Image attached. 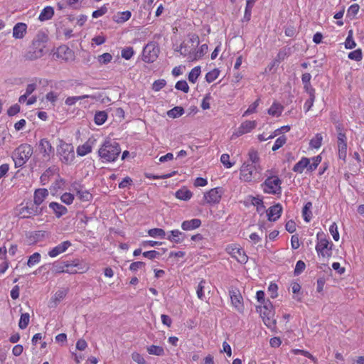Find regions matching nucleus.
<instances>
[{"mask_svg": "<svg viewBox=\"0 0 364 364\" xmlns=\"http://www.w3.org/2000/svg\"><path fill=\"white\" fill-rule=\"evenodd\" d=\"M323 137L321 134H316L310 141L309 145L314 149H318L321 146Z\"/></svg>", "mask_w": 364, "mask_h": 364, "instance_id": "nucleus-41", "label": "nucleus"}, {"mask_svg": "<svg viewBox=\"0 0 364 364\" xmlns=\"http://www.w3.org/2000/svg\"><path fill=\"white\" fill-rule=\"evenodd\" d=\"M348 58L350 60H353L355 61H360L363 58V54L361 49L355 50L348 54Z\"/></svg>", "mask_w": 364, "mask_h": 364, "instance_id": "nucleus-47", "label": "nucleus"}, {"mask_svg": "<svg viewBox=\"0 0 364 364\" xmlns=\"http://www.w3.org/2000/svg\"><path fill=\"white\" fill-rule=\"evenodd\" d=\"M189 39L187 41H183L180 45L176 51L180 52L181 55L188 56V59L191 60V56L193 55L194 50L199 44V38L196 34H191L188 36Z\"/></svg>", "mask_w": 364, "mask_h": 364, "instance_id": "nucleus-5", "label": "nucleus"}, {"mask_svg": "<svg viewBox=\"0 0 364 364\" xmlns=\"http://www.w3.org/2000/svg\"><path fill=\"white\" fill-rule=\"evenodd\" d=\"M282 212V207L281 204L277 203L272 207H270L267 210V214L268 216V220L269 221H276L280 216Z\"/></svg>", "mask_w": 364, "mask_h": 364, "instance_id": "nucleus-17", "label": "nucleus"}, {"mask_svg": "<svg viewBox=\"0 0 364 364\" xmlns=\"http://www.w3.org/2000/svg\"><path fill=\"white\" fill-rule=\"evenodd\" d=\"M88 97H90V95H87L77 97H69L65 100V102L67 105L71 106L75 105L78 100Z\"/></svg>", "mask_w": 364, "mask_h": 364, "instance_id": "nucleus-48", "label": "nucleus"}, {"mask_svg": "<svg viewBox=\"0 0 364 364\" xmlns=\"http://www.w3.org/2000/svg\"><path fill=\"white\" fill-rule=\"evenodd\" d=\"M33 154L31 145L23 144L16 148L13 153V160L16 167H21L30 159Z\"/></svg>", "mask_w": 364, "mask_h": 364, "instance_id": "nucleus-3", "label": "nucleus"}, {"mask_svg": "<svg viewBox=\"0 0 364 364\" xmlns=\"http://www.w3.org/2000/svg\"><path fill=\"white\" fill-rule=\"evenodd\" d=\"M311 206L312 203L311 202H308L305 204L302 210L304 219L306 222H309L311 218V212L310 210Z\"/></svg>", "mask_w": 364, "mask_h": 364, "instance_id": "nucleus-37", "label": "nucleus"}, {"mask_svg": "<svg viewBox=\"0 0 364 364\" xmlns=\"http://www.w3.org/2000/svg\"><path fill=\"white\" fill-rule=\"evenodd\" d=\"M132 16V14L129 11H126L123 12H118L117 14L114 16V21L118 23H122L125 21H128Z\"/></svg>", "mask_w": 364, "mask_h": 364, "instance_id": "nucleus-26", "label": "nucleus"}, {"mask_svg": "<svg viewBox=\"0 0 364 364\" xmlns=\"http://www.w3.org/2000/svg\"><path fill=\"white\" fill-rule=\"evenodd\" d=\"M206 284H207V282H205V280L202 279L199 282V284L197 287V289H196L197 296H198V299H200V300L204 299V297H205L204 290L206 289Z\"/></svg>", "mask_w": 364, "mask_h": 364, "instance_id": "nucleus-36", "label": "nucleus"}, {"mask_svg": "<svg viewBox=\"0 0 364 364\" xmlns=\"http://www.w3.org/2000/svg\"><path fill=\"white\" fill-rule=\"evenodd\" d=\"M282 110L283 107L280 104L274 102L268 109V114L274 117H279Z\"/></svg>", "mask_w": 364, "mask_h": 364, "instance_id": "nucleus-30", "label": "nucleus"}, {"mask_svg": "<svg viewBox=\"0 0 364 364\" xmlns=\"http://www.w3.org/2000/svg\"><path fill=\"white\" fill-rule=\"evenodd\" d=\"M30 316L28 313L22 314L19 320L18 326L21 329H25L28 325Z\"/></svg>", "mask_w": 364, "mask_h": 364, "instance_id": "nucleus-43", "label": "nucleus"}, {"mask_svg": "<svg viewBox=\"0 0 364 364\" xmlns=\"http://www.w3.org/2000/svg\"><path fill=\"white\" fill-rule=\"evenodd\" d=\"M184 113V109L182 107H175L168 111L167 114L171 118H176L181 116Z\"/></svg>", "mask_w": 364, "mask_h": 364, "instance_id": "nucleus-38", "label": "nucleus"}, {"mask_svg": "<svg viewBox=\"0 0 364 364\" xmlns=\"http://www.w3.org/2000/svg\"><path fill=\"white\" fill-rule=\"evenodd\" d=\"M353 32L352 30H350L348 33V36L345 41V47L347 49H353L356 46V43L353 40Z\"/></svg>", "mask_w": 364, "mask_h": 364, "instance_id": "nucleus-40", "label": "nucleus"}, {"mask_svg": "<svg viewBox=\"0 0 364 364\" xmlns=\"http://www.w3.org/2000/svg\"><path fill=\"white\" fill-rule=\"evenodd\" d=\"M112 60V56L109 53H103L97 57V60L100 64H107Z\"/></svg>", "mask_w": 364, "mask_h": 364, "instance_id": "nucleus-50", "label": "nucleus"}, {"mask_svg": "<svg viewBox=\"0 0 364 364\" xmlns=\"http://www.w3.org/2000/svg\"><path fill=\"white\" fill-rule=\"evenodd\" d=\"M329 232L333 236L334 240L338 241L340 236L338 231V227L336 223H333V224L330 226Z\"/></svg>", "mask_w": 364, "mask_h": 364, "instance_id": "nucleus-54", "label": "nucleus"}, {"mask_svg": "<svg viewBox=\"0 0 364 364\" xmlns=\"http://www.w3.org/2000/svg\"><path fill=\"white\" fill-rule=\"evenodd\" d=\"M257 171V168L256 164H249L246 163L243 164L240 169L241 175L245 181H252L254 172L256 173Z\"/></svg>", "mask_w": 364, "mask_h": 364, "instance_id": "nucleus-11", "label": "nucleus"}, {"mask_svg": "<svg viewBox=\"0 0 364 364\" xmlns=\"http://www.w3.org/2000/svg\"><path fill=\"white\" fill-rule=\"evenodd\" d=\"M41 213V209L36 206L35 204L23 207L19 212V215L22 218H28L31 215H37Z\"/></svg>", "mask_w": 364, "mask_h": 364, "instance_id": "nucleus-13", "label": "nucleus"}, {"mask_svg": "<svg viewBox=\"0 0 364 364\" xmlns=\"http://www.w3.org/2000/svg\"><path fill=\"white\" fill-rule=\"evenodd\" d=\"M229 294L231 299V303L232 306L239 311L242 312L244 307H243V299L242 296L240 292V291L236 288H232L229 291Z\"/></svg>", "mask_w": 364, "mask_h": 364, "instance_id": "nucleus-10", "label": "nucleus"}, {"mask_svg": "<svg viewBox=\"0 0 364 364\" xmlns=\"http://www.w3.org/2000/svg\"><path fill=\"white\" fill-rule=\"evenodd\" d=\"M54 15V10L51 6L44 8L39 15L38 19L41 21H45L50 19Z\"/></svg>", "mask_w": 364, "mask_h": 364, "instance_id": "nucleus-25", "label": "nucleus"}, {"mask_svg": "<svg viewBox=\"0 0 364 364\" xmlns=\"http://www.w3.org/2000/svg\"><path fill=\"white\" fill-rule=\"evenodd\" d=\"M49 207L53 210L55 216L58 218L68 212V209L65 206L55 202H51L49 204Z\"/></svg>", "mask_w": 364, "mask_h": 364, "instance_id": "nucleus-22", "label": "nucleus"}, {"mask_svg": "<svg viewBox=\"0 0 364 364\" xmlns=\"http://www.w3.org/2000/svg\"><path fill=\"white\" fill-rule=\"evenodd\" d=\"M144 257L153 259L160 256V253L156 250L146 251L143 253Z\"/></svg>", "mask_w": 364, "mask_h": 364, "instance_id": "nucleus-62", "label": "nucleus"}, {"mask_svg": "<svg viewBox=\"0 0 364 364\" xmlns=\"http://www.w3.org/2000/svg\"><path fill=\"white\" fill-rule=\"evenodd\" d=\"M121 152L119 144L116 141H106L99 149V156L107 161H114Z\"/></svg>", "mask_w": 364, "mask_h": 364, "instance_id": "nucleus-2", "label": "nucleus"}, {"mask_svg": "<svg viewBox=\"0 0 364 364\" xmlns=\"http://www.w3.org/2000/svg\"><path fill=\"white\" fill-rule=\"evenodd\" d=\"M201 225V220L198 218L192 219L190 220H185L181 224V228L183 230H192L199 228Z\"/></svg>", "mask_w": 364, "mask_h": 364, "instance_id": "nucleus-20", "label": "nucleus"}, {"mask_svg": "<svg viewBox=\"0 0 364 364\" xmlns=\"http://www.w3.org/2000/svg\"><path fill=\"white\" fill-rule=\"evenodd\" d=\"M286 141L287 139L284 136H282L277 138L272 148V151H274L281 148L286 143Z\"/></svg>", "mask_w": 364, "mask_h": 364, "instance_id": "nucleus-52", "label": "nucleus"}, {"mask_svg": "<svg viewBox=\"0 0 364 364\" xmlns=\"http://www.w3.org/2000/svg\"><path fill=\"white\" fill-rule=\"evenodd\" d=\"M71 245L72 244L70 241H64L59 244L58 245L53 247V249H51L48 252V255L50 257H55L60 254L65 252L71 246Z\"/></svg>", "mask_w": 364, "mask_h": 364, "instance_id": "nucleus-16", "label": "nucleus"}, {"mask_svg": "<svg viewBox=\"0 0 364 364\" xmlns=\"http://www.w3.org/2000/svg\"><path fill=\"white\" fill-rule=\"evenodd\" d=\"M134 55V50L132 47H127L122 50V57L129 60Z\"/></svg>", "mask_w": 364, "mask_h": 364, "instance_id": "nucleus-56", "label": "nucleus"}, {"mask_svg": "<svg viewBox=\"0 0 364 364\" xmlns=\"http://www.w3.org/2000/svg\"><path fill=\"white\" fill-rule=\"evenodd\" d=\"M222 195V190L220 188H215L207 192L204 198L208 203H218L220 202Z\"/></svg>", "mask_w": 364, "mask_h": 364, "instance_id": "nucleus-12", "label": "nucleus"}, {"mask_svg": "<svg viewBox=\"0 0 364 364\" xmlns=\"http://www.w3.org/2000/svg\"><path fill=\"white\" fill-rule=\"evenodd\" d=\"M208 51V46L203 44L198 50H194L193 55L191 56V60H195L203 56Z\"/></svg>", "mask_w": 364, "mask_h": 364, "instance_id": "nucleus-29", "label": "nucleus"}, {"mask_svg": "<svg viewBox=\"0 0 364 364\" xmlns=\"http://www.w3.org/2000/svg\"><path fill=\"white\" fill-rule=\"evenodd\" d=\"M27 25L24 23H17L13 28V37L21 39L26 33Z\"/></svg>", "mask_w": 364, "mask_h": 364, "instance_id": "nucleus-18", "label": "nucleus"}, {"mask_svg": "<svg viewBox=\"0 0 364 364\" xmlns=\"http://www.w3.org/2000/svg\"><path fill=\"white\" fill-rule=\"evenodd\" d=\"M20 106L18 104H15L9 107L7 111L9 116H14L20 112Z\"/></svg>", "mask_w": 364, "mask_h": 364, "instance_id": "nucleus-64", "label": "nucleus"}, {"mask_svg": "<svg viewBox=\"0 0 364 364\" xmlns=\"http://www.w3.org/2000/svg\"><path fill=\"white\" fill-rule=\"evenodd\" d=\"M166 85V81L164 80H156L152 86V89L154 91H159Z\"/></svg>", "mask_w": 364, "mask_h": 364, "instance_id": "nucleus-63", "label": "nucleus"}, {"mask_svg": "<svg viewBox=\"0 0 364 364\" xmlns=\"http://www.w3.org/2000/svg\"><path fill=\"white\" fill-rule=\"evenodd\" d=\"M230 254L232 257L235 258L240 263L245 264L247 262L248 257L242 249L237 247H232Z\"/></svg>", "mask_w": 364, "mask_h": 364, "instance_id": "nucleus-19", "label": "nucleus"}, {"mask_svg": "<svg viewBox=\"0 0 364 364\" xmlns=\"http://www.w3.org/2000/svg\"><path fill=\"white\" fill-rule=\"evenodd\" d=\"M40 259L41 255L38 252H35L29 257L27 262V265L29 267L33 266L40 262Z\"/></svg>", "mask_w": 364, "mask_h": 364, "instance_id": "nucleus-49", "label": "nucleus"}, {"mask_svg": "<svg viewBox=\"0 0 364 364\" xmlns=\"http://www.w3.org/2000/svg\"><path fill=\"white\" fill-rule=\"evenodd\" d=\"M53 269L56 273L68 272V273H76L77 270L73 271L70 269H65L63 262L60 264H53Z\"/></svg>", "mask_w": 364, "mask_h": 364, "instance_id": "nucleus-44", "label": "nucleus"}, {"mask_svg": "<svg viewBox=\"0 0 364 364\" xmlns=\"http://www.w3.org/2000/svg\"><path fill=\"white\" fill-rule=\"evenodd\" d=\"M310 164V159L306 157H303L298 163H296L293 167V171L297 173H302L305 168H309Z\"/></svg>", "mask_w": 364, "mask_h": 364, "instance_id": "nucleus-24", "label": "nucleus"}, {"mask_svg": "<svg viewBox=\"0 0 364 364\" xmlns=\"http://www.w3.org/2000/svg\"><path fill=\"white\" fill-rule=\"evenodd\" d=\"M107 119V114L105 111L97 112L95 114V122L97 125H101L105 122Z\"/></svg>", "mask_w": 364, "mask_h": 364, "instance_id": "nucleus-32", "label": "nucleus"}, {"mask_svg": "<svg viewBox=\"0 0 364 364\" xmlns=\"http://www.w3.org/2000/svg\"><path fill=\"white\" fill-rule=\"evenodd\" d=\"M257 311L259 313L264 324L272 328L276 324V319L274 318V311L272 304L269 302L263 306L257 307Z\"/></svg>", "mask_w": 364, "mask_h": 364, "instance_id": "nucleus-7", "label": "nucleus"}, {"mask_svg": "<svg viewBox=\"0 0 364 364\" xmlns=\"http://www.w3.org/2000/svg\"><path fill=\"white\" fill-rule=\"evenodd\" d=\"M45 231L39 230L33 232L31 237L33 239L34 242H38L42 240L45 237Z\"/></svg>", "mask_w": 364, "mask_h": 364, "instance_id": "nucleus-58", "label": "nucleus"}, {"mask_svg": "<svg viewBox=\"0 0 364 364\" xmlns=\"http://www.w3.org/2000/svg\"><path fill=\"white\" fill-rule=\"evenodd\" d=\"M77 197L82 201H90L92 198V196L86 190L78 189L75 188Z\"/></svg>", "mask_w": 364, "mask_h": 364, "instance_id": "nucleus-28", "label": "nucleus"}, {"mask_svg": "<svg viewBox=\"0 0 364 364\" xmlns=\"http://www.w3.org/2000/svg\"><path fill=\"white\" fill-rule=\"evenodd\" d=\"M220 71L218 69H213L208 72L205 75V80L208 82L210 83L218 78Z\"/></svg>", "mask_w": 364, "mask_h": 364, "instance_id": "nucleus-46", "label": "nucleus"}, {"mask_svg": "<svg viewBox=\"0 0 364 364\" xmlns=\"http://www.w3.org/2000/svg\"><path fill=\"white\" fill-rule=\"evenodd\" d=\"M178 199L188 200L192 197V193L186 188L179 189L175 193Z\"/></svg>", "mask_w": 364, "mask_h": 364, "instance_id": "nucleus-27", "label": "nucleus"}, {"mask_svg": "<svg viewBox=\"0 0 364 364\" xmlns=\"http://www.w3.org/2000/svg\"><path fill=\"white\" fill-rule=\"evenodd\" d=\"M39 149L45 159H50L51 154L54 153V149L50 141L46 139H42L39 142Z\"/></svg>", "mask_w": 364, "mask_h": 364, "instance_id": "nucleus-14", "label": "nucleus"}, {"mask_svg": "<svg viewBox=\"0 0 364 364\" xmlns=\"http://www.w3.org/2000/svg\"><path fill=\"white\" fill-rule=\"evenodd\" d=\"M338 150L339 159L346 161L347 156V143L338 144Z\"/></svg>", "mask_w": 364, "mask_h": 364, "instance_id": "nucleus-42", "label": "nucleus"}, {"mask_svg": "<svg viewBox=\"0 0 364 364\" xmlns=\"http://www.w3.org/2000/svg\"><path fill=\"white\" fill-rule=\"evenodd\" d=\"M48 36L43 31H39L34 37L32 45L24 57L28 60H35L43 57L46 51Z\"/></svg>", "mask_w": 364, "mask_h": 364, "instance_id": "nucleus-1", "label": "nucleus"}, {"mask_svg": "<svg viewBox=\"0 0 364 364\" xmlns=\"http://www.w3.org/2000/svg\"><path fill=\"white\" fill-rule=\"evenodd\" d=\"M282 181L277 176L267 178L262 185L263 191L270 194L281 193Z\"/></svg>", "mask_w": 364, "mask_h": 364, "instance_id": "nucleus-8", "label": "nucleus"}, {"mask_svg": "<svg viewBox=\"0 0 364 364\" xmlns=\"http://www.w3.org/2000/svg\"><path fill=\"white\" fill-rule=\"evenodd\" d=\"M92 151V146L89 142H86L82 146H79L77 149V154L79 156H83L89 154Z\"/></svg>", "mask_w": 364, "mask_h": 364, "instance_id": "nucleus-31", "label": "nucleus"}, {"mask_svg": "<svg viewBox=\"0 0 364 364\" xmlns=\"http://www.w3.org/2000/svg\"><path fill=\"white\" fill-rule=\"evenodd\" d=\"M317 244L316 250L318 255L325 258H329L332 255L333 243L329 242L322 232L317 233Z\"/></svg>", "mask_w": 364, "mask_h": 364, "instance_id": "nucleus-6", "label": "nucleus"}, {"mask_svg": "<svg viewBox=\"0 0 364 364\" xmlns=\"http://www.w3.org/2000/svg\"><path fill=\"white\" fill-rule=\"evenodd\" d=\"M61 200L67 205H70L73 203L74 199V195L70 193H65L61 196Z\"/></svg>", "mask_w": 364, "mask_h": 364, "instance_id": "nucleus-55", "label": "nucleus"}, {"mask_svg": "<svg viewBox=\"0 0 364 364\" xmlns=\"http://www.w3.org/2000/svg\"><path fill=\"white\" fill-rule=\"evenodd\" d=\"M290 53H291V48L284 47L279 51V53L275 58V60L277 62H281V61L284 60L287 56H289L290 55Z\"/></svg>", "mask_w": 364, "mask_h": 364, "instance_id": "nucleus-33", "label": "nucleus"}, {"mask_svg": "<svg viewBox=\"0 0 364 364\" xmlns=\"http://www.w3.org/2000/svg\"><path fill=\"white\" fill-rule=\"evenodd\" d=\"M292 292L295 294L294 296V299H296L298 301H301V298L299 296V293L301 290V286L298 283H292L291 284Z\"/></svg>", "mask_w": 364, "mask_h": 364, "instance_id": "nucleus-51", "label": "nucleus"}, {"mask_svg": "<svg viewBox=\"0 0 364 364\" xmlns=\"http://www.w3.org/2000/svg\"><path fill=\"white\" fill-rule=\"evenodd\" d=\"M132 358L138 364H146V361L143 356L136 352H134L132 354Z\"/></svg>", "mask_w": 364, "mask_h": 364, "instance_id": "nucleus-61", "label": "nucleus"}, {"mask_svg": "<svg viewBox=\"0 0 364 364\" xmlns=\"http://www.w3.org/2000/svg\"><path fill=\"white\" fill-rule=\"evenodd\" d=\"M305 263L301 260H299L296 264L294 274L296 276L299 275L305 269Z\"/></svg>", "mask_w": 364, "mask_h": 364, "instance_id": "nucleus-57", "label": "nucleus"}, {"mask_svg": "<svg viewBox=\"0 0 364 364\" xmlns=\"http://www.w3.org/2000/svg\"><path fill=\"white\" fill-rule=\"evenodd\" d=\"M147 352L151 355H163L164 354V350L162 347L151 345L147 348Z\"/></svg>", "mask_w": 364, "mask_h": 364, "instance_id": "nucleus-35", "label": "nucleus"}, {"mask_svg": "<svg viewBox=\"0 0 364 364\" xmlns=\"http://www.w3.org/2000/svg\"><path fill=\"white\" fill-rule=\"evenodd\" d=\"M148 233L151 237H160L161 238H164L166 235L165 231L161 228L151 229L149 230Z\"/></svg>", "mask_w": 364, "mask_h": 364, "instance_id": "nucleus-45", "label": "nucleus"}, {"mask_svg": "<svg viewBox=\"0 0 364 364\" xmlns=\"http://www.w3.org/2000/svg\"><path fill=\"white\" fill-rule=\"evenodd\" d=\"M175 87L178 90H181L186 93H187L189 90V87L188 85V83L185 80H180L178 81L176 84Z\"/></svg>", "mask_w": 364, "mask_h": 364, "instance_id": "nucleus-53", "label": "nucleus"}, {"mask_svg": "<svg viewBox=\"0 0 364 364\" xmlns=\"http://www.w3.org/2000/svg\"><path fill=\"white\" fill-rule=\"evenodd\" d=\"M259 100H257L255 102H253L252 105H250L248 109L245 112L243 116H247L248 114H250L256 111L257 107L259 105Z\"/></svg>", "mask_w": 364, "mask_h": 364, "instance_id": "nucleus-60", "label": "nucleus"}, {"mask_svg": "<svg viewBox=\"0 0 364 364\" xmlns=\"http://www.w3.org/2000/svg\"><path fill=\"white\" fill-rule=\"evenodd\" d=\"M57 155L62 163L70 164L75 159L74 148L70 144L60 140V144L57 146Z\"/></svg>", "mask_w": 364, "mask_h": 364, "instance_id": "nucleus-4", "label": "nucleus"}, {"mask_svg": "<svg viewBox=\"0 0 364 364\" xmlns=\"http://www.w3.org/2000/svg\"><path fill=\"white\" fill-rule=\"evenodd\" d=\"M200 74V67L196 66V67L193 68L189 73L188 80L191 82L195 83L196 81L197 80L198 77H199Z\"/></svg>", "mask_w": 364, "mask_h": 364, "instance_id": "nucleus-39", "label": "nucleus"}, {"mask_svg": "<svg viewBox=\"0 0 364 364\" xmlns=\"http://www.w3.org/2000/svg\"><path fill=\"white\" fill-rule=\"evenodd\" d=\"M48 196V191L47 189H37L34 193V204L36 206L40 205Z\"/></svg>", "mask_w": 364, "mask_h": 364, "instance_id": "nucleus-21", "label": "nucleus"}, {"mask_svg": "<svg viewBox=\"0 0 364 364\" xmlns=\"http://www.w3.org/2000/svg\"><path fill=\"white\" fill-rule=\"evenodd\" d=\"M42 80L38 78H35L33 80V82L29 83L27 85L26 88V95L30 96L36 89L37 87V82L39 84L41 83Z\"/></svg>", "mask_w": 364, "mask_h": 364, "instance_id": "nucleus-34", "label": "nucleus"}, {"mask_svg": "<svg viewBox=\"0 0 364 364\" xmlns=\"http://www.w3.org/2000/svg\"><path fill=\"white\" fill-rule=\"evenodd\" d=\"M185 233L178 230H173L171 231V235L168 236L167 239L175 243H181L185 238Z\"/></svg>", "mask_w": 364, "mask_h": 364, "instance_id": "nucleus-23", "label": "nucleus"}, {"mask_svg": "<svg viewBox=\"0 0 364 364\" xmlns=\"http://www.w3.org/2000/svg\"><path fill=\"white\" fill-rule=\"evenodd\" d=\"M257 126L256 121H245L243 123L241 124L240 127L237 129V130L235 132L234 135L237 136H242L245 134L249 133L252 129H254Z\"/></svg>", "mask_w": 364, "mask_h": 364, "instance_id": "nucleus-15", "label": "nucleus"}, {"mask_svg": "<svg viewBox=\"0 0 364 364\" xmlns=\"http://www.w3.org/2000/svg\"><path fill=\"white\" fill-rule=\"evenodd\" d=\"M159 48L155 42H149L144 48L142 58L146 63H153L158 58Z\"/></svg>", "mask_w": 364, "mask_h": 364, "instance_id": "nucleus-9", "label": "nucleus"}, {"mask_svg": "<svg viewBox=\"0 0 364 364\" xmlns=\"http://www.w3.org/2000/svg\"><path fill=\"white\" fill-rule=\"evenodd\" d=\"M321 157L320 156H317L316 157H314L312 159V163L311 164H309V166L308 168V170L309 171H314L315 170L318 165L319 164V163L321 162Z\"/></svg>", "mask_w": 364, "mask_h": 364, "instance_id": "nucleus-59", "label": "nucleus"}]
</instances>
